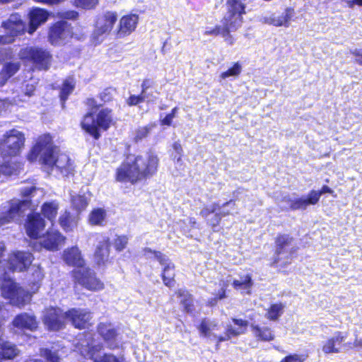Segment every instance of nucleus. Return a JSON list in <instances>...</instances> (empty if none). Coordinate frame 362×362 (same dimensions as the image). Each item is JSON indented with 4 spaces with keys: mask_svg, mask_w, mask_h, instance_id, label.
Returning <instances> with one entry per match:
<instances>
[{
    "mask_svg": "<svg viewBox=\"0 0 362 362\" xmlns=\"http://www.w3.org/2000/svg\"><path fill=\"white\" fill-rule=\"evenodd\" d=\"M159 159L153 153L136 157L129 156L117 169L116 180L135 184L150 178L158 170Z\"/></svg>",
    "mask_w": 362,
    "mask_h": 362,
    "instance_id": "f257e3e1",
    "label": "nucleus"
},
{
    "mask_svg": "<svg viewBox=\"0 0 362 362\" xmlns=\"http://www.w3.org/2000/svg\"><path fill=\"white\" fill-rule=\"evenodd\" d=\"M37 157H40L42 164L50 167L52 170H58L64 175H68L74 171V167L69 156L59 152L57 148L53 146L52 137L49 134L39 137L28 159L34 161Z\"/></svg>",
    "mask_w": 362,
    "mask_h": 362,
    "instance_id": "f03ea898",
    "label": "nucleus"
},
{
    "mask_svg": "<svg viewBox=\"0 0 362 362\" xmlns=\"http://www.w3.org/2000/svg\"><path fill=\"white\" fill-rule=\"evenodd\" d=\"M44 278L40 267H37L32 273V279L29 280L28 286L31 292L25 290L11 278H4L1 284V291L4 298L8 299L10 303L18 308H23L28 303L33 293L38 291Z\"/></svg>",
    "mask_w": 362,
    "mask_h": 362,
    "instance_id": "7ed1b4c3",
    "label": "nucleus"
},
{
    "mask_svg": "<svg viewBox=\"0 0 362 362\" xmlns=\"http://www.w3.org/2000/svg\"><path fill=\"white\" fill-rule=\"evenodd\" d=\"M298 249L292 235L279 233L274 238V257L270 266L279 269L287 267L298 257Z\"/></svg>",
    "mask_w": 362,
    "mask_h": 362,
    "instance_id": "20e7f679",
    "label": "nucleus"
},
{
    "mask_svg": "<svg viewBox=\"0 0 362 362\" xmlns=\"http://www.w3.org/2000/svg\"><path fill=\"white\" fill-rule=\"evenodd\" d=\"M70 274L75 287L81 286L92 292L100 291L105 288L103 281L97 276L95 271L88 267L74 269Z\"/></svg>",
    "mask_w": 362,
    "mask_h": 362,
    "instance_id": "39448f33",
    "label": "nucleus"
},
{
    "mask_svg": "<svg viewBox=\"0 0 362 362\" xmlns=\"http://www.w3.org/2000/svg\"><path fill=\"white\" fill-rule=\"evenodd\" d=\"M26 233L31 239H40V245L49 251H57L59 245L65 242V237L59 232L50 228L45 231V228H25Z\"/></svg>",
    "mask_w": 362,
    "mask_h": 362,
    "instance_id": "423d86ee",
    "label": "nucleus"
},
{
    "mask_svg": "<svg viewBox=\"0 0 362 362\" xmlns=\"http://www.w3.org/2000/svg\"><path fill=\"white\" fill-rule=\"evenodd\" d=\"M112 122L111 110L105 108L102 109L96 115V118L93 115V112L86 114L81 122L82 128L95 139L100 137L98 129L107 130Z\"/></svg>",
    "mask_w": 362,
    "mask_h": 362,
    "instance_id": "0eeeda50",
    "label": "nucleus"
},
{
    "mask_svg": "<svg viewBox=\"0 0 362 362\" xmlns=\"http://www.w3.org/2000/svg\"><path fill=\"white\" fill-rule=\"evenodd\" d=\"M18 57L21 59L32 63L37 69L47 70L51 64L52 55L46 49L37 47L22 48Z\"/></svg>",
    "mask_w": 362,
    "mask_h": 362,
    "instance_id": "6e6552de",
    "label": "nucleus"
},
{
    "mask_svg": "<svg viewBox=\"0 0 362 362\" xmlns=\"http://www.w3.org/2000/svg\"><path fill=\"white\" fill-rule=\"evenodd\" d=\"M1 28L4 34L0 35V45H6L12 43L17 36L24 33L25 24L18 13H14L2 23Z\"/></svg>",
    "mask_w": 362,
    "mask_h": 362,
    "instance_id": "1a4fd4ad",
    "label": "nucleus"
},
{
    "mask_svg": "<svg viewBox=\"0 0 362 362\" xmlns=\"http://www.w3.org/2000/svg\"><path fill=\"white\" fill-rule=\"evenodd\" d=\"M25 142L24 134L11 129L6 132L0 142V147L4 156H15L22 150Z\"/></svg>",
    "mask_w": 362,
    "mask_h": 362,
    "instance_id": "9d476101",
    "label": "nucleus"
},
{
    "mask_svg": "<svg viewBox=\"0 0 362 362\" xmlns=\"http://www.w3.org/2000/svg\"><path fill=\"white\" fill-rule=\"evenodd\" d=\"M117 20V13L112 11L98 16L92 34V40L95 45L102 42L105 37L110 34Z\"/></svg>",
    "mask_w": 362,
    "mask_h": 362,
    "instance_id": "9b49d317",
    "label": "nucleus"
},
{
    "mask_svg": "<svg viewBox=\"0 0 362 362\" xmlns=\"http://www.w3.org/2000/svg\"><path fill=\"white\" fill-rule=\"evenodd\" d=\"M64 316L76 329H88L93 325V313L88 309L71 308L64 312Z\"/></svg>",
    "mask_w": 362,
    "mask_h": 362,
    "instance_id": "f8f14e48",
    "label": "nucleus"
},
{
    "mask_svg": "<svg viewBox=\"0 0 362 362\" xmlns=\"http://www.w3.org/2000/svg\"><path fill=\"white\" fill-rule=\"evenodd\" d=\"M96 331L110 350H115L122 347L119 328L111 322H98Z\"/></svg>",
    "mask_w": 362,
    "mask_h": 362,
    "instance_id": "ddd939ff",
    "label": "nucleus"
},
{
    "mask_svg": "<svg viewBox=\"0 0 362 362\" xmlns=\"http://www.w3.org/2000/svg\"><path fill=\"white\" fill-rule=\"evenodd\" d=\"M228 11L224 17V27L227 33L236 30L243 23L245 6L240 0H228Z\"/></svg>",
    "mask_w": 362,
    "mask_h": 362,
    "instance_id": "4468645a",
    "label": "nucleus"
},
{
    "mask_svg": "<svg viewBox=\"0 0 362 362\" xmlns=\"http://www.w3.org/2000/svg\"><path fill=\"white\" fill-rule=\"evenodd\" d=\"M34 260L33 255L28 251L14 250L9 253L6 265L12 272H24L28 271Z\"/></svg>",
    "mask_w": 362,
    "mask_h": 362,
    "instance_id": "2eb2a0df",
    "label": "nucleus"
},
{
    "mask_svg": "<svg viewBox=\"0 0 362 362\" xmlns=\"http://www.w3.org/2000/svg\"><path fill=\"white\" fill-rule=\"evenodd\" d=\"M64 313L56 307H49L45 310L42 317V322L49 332H59L65 328Z\"/></svg>",
    "mask_w": 362,
    "mask_h": 362,
    "instance_id": "dca6fc26",
    "label": "nucleus"
},
{
    "mask_svg": "<svg viewBox=\"0 0 362 362\" xmlns=\"http://www.w3.org/2000/svg\"><path fill=\"white\" fill-rule=\"evenodd\" d=\"M72 35L71 25L66 21H59L49 28L48 39L53 45H62L72 37Z\"/></svg>",
    "mask_w": 362,
    "mask_h": 362,
    "instance_id": "f3484780",
    "label": "nucleus"
},
{
    "mask_svg": "<svg viewBox=\"0 0 362 362\" xmlns=\"http://www.w3.org/2000/svg\"><path fill=\"white\" fill-rule=\"evenodd\" d=\"M231 322L236 326L233 327L231 325H227L223 335L216 336V349H218L221 343L229 341L232 338L238 337L245 334L250 326L249 322L241 318L232 317Z\"/></svg>",
    "mask_w": 362,
    "mask_h": 362,
    "instance_id": "a211bd4d",
    "label": "nucleus"
},
{
    "mask_svg": "<svg viewBox=\"0 0 362 362\" xmlns=\"http://www.w3.org/2000/svg\"><path fill=\"white\" fill-rule=\"evenodd\" d=\"M319 201V194L315 190H312L307 196L301 197H284L282 202H286L287 206L285 208H289L293 210H305L309 205H315Z\"/></svg>",
    "mask_w": 362,
    "mask_h": 362,
    "instance_id": "6ab92c4d",
    "label": "nucleus"
},
{
    "mask_svg": "<svg viewBox=\"0 0 362 362\" xmlns=\"http://www.w3.org/2000/svg\"><path fill=\"white\" fill-rule=\"evenodd\" d=\"M293 15L294 9L288 7L281 14L271 13L262 16L261 22L276 27L284 26L288 28Z\"/></svg>",
    "mask_w": 362,
    "mask_h": 362,
    "instance_id": "aec40b11",
    "label": "nucleus"
},
{
    "mask_svg": "<svg viewBox=\"0 0 362 362\" xmlns=\"http://www.w3.org/2000/svg\"><path fill=\"white\" fill-rule=\"evenodd\" d=\"M347 337V332H335L334 335L329 337L323 344L322 351L326 354L340 353L341 348L345 345L344 341Z\"/></svg>",
    "mask_w": 362,
    "mask_h": 362,
    "instance_id": "412c9836",
    "label": "nucleus"
},
{
    "mask_svg": "<svg viewBox=\"0 0 362 362\" xmlns=\"http://www.w3.org/2000/svg\"><path fill=\"white\" fill-rule=\"evenodd\" d=\"M110 247L111 243L109 238H105L99 242L93 253V261L95 265L104 267L111 262Z\"/></svg>",
    "mask_w": 362,
    "mask_h": 362,
    "instance_id": "4be33fe9",
    "label": "nucleus"
},
{
    "mask_svg": "<svg viewBox=\"0 0 362 362\" xmlns=\"http://www.w3.org/2000/svg\"><path fill=\"white\" fill-rule=\"evenodd\" d=\"M28 205L27 201H13L8 209L1 214L0 225L7 224L13 221L18 220L23 213V209Z\"/></svg>",
    "mask_w": 362,
    "mask_h": 362,
    "instance_id": "5701e85b",
    "label": "nucleus"
},
{
    "mask_svg": "<svg viewBox=\"0 0 362 362\" xmlns=\"http://www.w3.org/2000/svg\"><path fill=\"white\" fill-rule=\"evenodd\" d=\"M13 327L21 330L35 331L38 327L36 317L28 313H21L16 315L11 322Z\"/></svg>",
    "mask_w": 362,
    "mask_h": 362,
    "instance_id": "b1692460",
    "label": "nucleus"
},
{
    "mask_svg": "<svg viewBox=\"0 0 362 362\" xmlns=\"http://www.w3.org/2000/svg\"><path fill=\"white\" fill-rule=\"evenodd\" d=\"M139 23V16L136 14H128L122 17L117 32V37L122 38L132 33Z\"/></svg>",
    "mask_w": 362,
    "mask_h": 362,
    "instance_id": "393cba45",
    "label": "nucleus"
},
{
    "mask_svg": "<svg viewBox=\"0 0 362 362\" xmlns=\"http://www.w3.org/2000/svg\"><path fill=\"white\" fill-rule=\"evenodd\" d=\"M62 259L67 265L76 267V269L86 267V261L77 246H72L64 250Z\"/></svg>",
    "mask_w": 362,
    "mask_h": 362,
    "instance_id": "a878e982",
    "label": "nucleus"
},
{
    "mask_svg": "<svg viewBox=\"0 0 362 362\" xmlns=\"http://www.w3.org/2000/svg\"><path fill=\"white\" fill-rule=\"evenodd\" d=\"M48 16V12L45 9L40 8H33L29 13L28 33L32 35L41 24L47 21Z\"/></svg>",
    "mask_w": 362,
    "mask_h": 362,
    "instance_id": "bb28decb",
    "label": "nucleus"
},
{
    "mask_svg": "<svg viewBox=\"0 0 362 362\" xmlns=\"http://www.w3.org/2000/svg\"><path fill=\"white\" fill-rule=\"evenodd\" d=\"M250 329L257 341L270 342L275 339V333L270 327L252 324Z\"/></svg>",
    "mask_w": 362,
    "mask_h": 362,
    "instance_id": "cd10ccee",
    "label": "nucleus"
},
{
    "mask_svg": "<svg viewBox=\"0 0 362 362\" xmlns=\"http://www.w3.org/2000/svg\"><path fill=\"white\" fill-rule=\"evenodd\" d=\"M174 294L180 298V304L182 306L184 313L192 314L194 312V298L188 290L178 288L175 291Z\"/></svg>",
    "mask_w": 362,
    "mask_h": 362,
    "instance_id": "c85d7f7f",
    "label": "nucleus"
},
{
    "mask_svg": "<svg viewBox=\"0 0 362 362\" xmlns=\"http://www.w3.org/2000/svg\"><path fill=\"white\" fill-rule=\"evenodd\" d=\"M218 211L219 214L223 216L235 212V203L233 200L223 204L221 207L218 204H211L206 206L202 210L201 214L202 216H207L209 214Z\"/></svg>",
    "mask_w": 362,
    "mask_h": 362,
    "instance_id": "c756f323",
    "label": "nucleus"
},
{
    "mask_svg": "<svg viewBox=\"0 0 362 362\" xmlns=\"http://www.w3.org/2000/svg\"><path fill=\"white\" fill-rule=\"evenodd\" d=\"M175 277V265L173 262H168L166 265L163 267L160 278L165 286L168 288L174 287L176 284Z\"/></svg>",
    "mask_w": 362,
    "mask_h": 362,
    "instance_id": "7c9ffc66",
    "label": "nucleus"
},
{
    "mask_svg": "<svg viewBox=\"0 0 362 362\" xmlns=\"http://www.w3.org/2000/svg\"><path fill=\"white\" fill-rule=\"evenodd\" d=\"M18 355L16 346L8 341H0V362L3 360L13 359Z\"/></svg>",
    "mask_w": 362,
    "mask_h": 362,
    "instance_id": "2f4dec72",
    "label": "nucleus"
},
{
    "mask_svg": "<svg viewBox=\"0 0 362 362\" xmlns=\"http://www.w3.org/2000/svg\"><path fill=\"white\" fill-rule=\"evenodd\" d=\"M284 305L281 303H272L267 309L265 317L269 321H276L283 314Z\"/></svg>",
    "mask_w": 362,
    "mask_h": 362,
    "instance_id": "473e14b6",
    "label": "nucleus"
},
{
    "mask_svg": "<svg viewBox=\"0 0 362 362\" xmlns=\"http://www.w3.org/2000/svg\"><path fill=\"white\" fill-rule=\"evenodd\" d=\"M232 286L235 290L245 289L248 290L247 293H250V289L253 286V281L250 274H245L242 280L234 279L232 282Z\"/></svg>",
    "mask_w": 362,
    "mask_h": 362,
    "instance_id": "72a5a7b5",
    "label": "nucleus"
},
{
    "mask_svg": "<svg viewBox=\"0 0 362 362\" xmlns=\"http://www.w3.org/2000/svg\"><path fill=\"white\" fill-rule=\"evenodd\" d=\"M57 209V204L54 202L45 203L42 207V212L43 216L52 223L53 219L56 217Z\"/></svg>",
    "mask_w": 362,
    "mask_h": 362,
    "instance_id": "f704fd0d",
    "label": "nucleus"
},
{
    "mask_svg": "<svg viewBox=\"0 0 362 362\" xmlns=\"http://www.w3.org/2000/svg\"><path fill=\"white\" fill-rule=\"evenodd\" d=\"M26 226H45L46 223L42 215L39 213L32 212L27 216Z\"/></svg>",
    "mask_w": 362,
    "mask_h": 362,
    "instance_id": "c9c22d12",
    "label": "nucleus"
},
{
    "mask_svg": "<svg viewBox=\"0 0 362 362\" xmlns=\"http://www.w3.org/2000/svg\"><path fill=\"white\" fill-rule=\"evenodd\" d=\"M105 217V211L103 209H95L89 215V223L92 225H100Z\"/></svg>",
    "mask_w": 362,
    "mask_h": 362,
    "instance_id": "e433bc0d",
    "label": "nucleus"
},
{
    "mask_svg": "<svg viewBox=\"0 0 362 362\" xmlns=\"http://www.w3.org/2000/svg\"><path fill=\"white\" fill-rule=\"evenodd\" d=\"M242 71V65L239 62L233 64V66L228 69L227 71H223L221 74L220 78L221 79H226L229 77H238Z\"/></svg>",
    "mask_w": 362,
    "mask_h": 362,
    "instance_id": "4c0bfd02",
    "label": "nucleus"
},
{
    "mask_svg": "<svg viewBox=\"0 0 362 362\" xmlns=\"http://www.w3.org/2000/svg\"><path fill=\"white\" fill-rule=\"evenodd\" d=\"M71 202L74 208L78 211L84 210L89 203L88 199L84 195L75 196L72 198Z\"/></svg>",
    "mask_w": 362,
    "mask_h": 362,
    "instance_id": "58836bf2",
    "label": "nucleus"
},
{
    "mask_svg": "<svg viewBox=\"0 0 362 362\" xmlns=\"http://www.w3.org/2000/svg\"><path fill=\"white\" fill-rule=\"evenodd\" d=\"M74 88V81L72 78H69L64 81L60 93L61 100L63 102L66 100L68 95L73 91Z\"/></svg>",
    "mask_w": 362,
    "mask_h": 362,
    "instance_id": "ea45409f",
    "label": "nucleus"
},
{
    "mask_svg": "<svg viewBox=\"0 0 362 362\" xmlns=\"http://www.w3.org/2000/svg\"><path fill=\"white\" fill-rule=\"evenodd\" d=\"M94 362H128L124 355L119 356L111 353H105L98 359H95Z\"/></svg>",
    "mask_w": 362,
    "mask_h": 362,
    "instance_id": "a19ab883",
    "label": "nucleus"
},
{
    "mask_svg": "<svg viewBox=\"0 0 362 362\" xmlns=\"http://www.w3.org/2000/svg\"><path fill=\"white\" fill-rule=\"evenodd\" d=\"M40 356L43 357L47 362H60V358L57 351H52L48 348H42L40 350Z\"/></svg>",
    "mask_w": 362,
    "mask_h": 362,
    "instance_id": "79ce46f5",
    "label": "nucleus"
},
{
    "mask_svg": "<svg viewBox=\"0 0 362 362\" xmlns=\"http://www.w3.org/2000/svg\"><path fill=\"white\" fill-rule=\"evenodd\" d=\"M145 253H150L154 255L155 259L159 262L160 265L164 267L168 262H173L165 255H164L160 251L154 250L151 248H145Z\"/></svg>",
    "mask_w": 362,
    "mask_h": 362,
    "instance_id": "37998d69",
    "label": "nucleus"
},
{
    "mask_svg": "<svg viewBox=\"0 0 362 362\" xmlns=\"http://www.w3.org/2000/svg\"><path fill=\"white\" fill-rule=\"evenodd\" d=\"M129 238L127 235H117L113 240V246L117 252H122L128 245Z\"/></svg>",
    "mask_w": 362,
    "mask_h": 362,
    "instance_id": "c03bdc74",
    "label": "nucleus"
},
{
    "mask_svg": "<svg viewBox=\"0 0 362 362\" xmlns=\"http://www.w3.org/2000/svg\"><path fill=\"white\" fill-rule=\"evenodd\" d=\"M24 99L22 98H13L12 100L6 99H0V115L3 112H5L8 108L13 105H19L21 102L24 101Z\"/></svg>",
    "mask_w": 362,
    "mask_h": 362,
    "instance_id": "a18cd8bd",
    "label": "nucleus"
},
{
    "mask_svg": "<svg viewBox=\"0 0 362 362\" xmlns=\"http://www.w3.org/2000/svg\"><path fill=\"white\" fill-rule=\"evenodd\" d=\"M197 329L199 332L200 336L203 337H209L211 335L210 324L206 318L202 319L197 326Z\"/></svg>",
    "mask_w": 362,
    "mask_h": 362,
    "instance_id": "49530a36",
    "label": "nucleus"
},
{
    "mask_svg": "<svg viewBox=\"0 0 362 362\" xmlns=\"http://www.w3.org/2000/svg\"><path fill=\"white\" fill-rule=\"evenodd\" d=\"M20 67L19 62H8L4 65L2 70L11 78L19 70Z\"/></svg>",
    "mask_w": 362,
    "mask_h": 362,
    "instance_id": "de8ad7c7",
    "label": "nucleus"
},
{
    "mask_svg": "<svg viewBox=\"0 0 362 362\" xmlns=\"http://www.w3.org/2000/svg\"><path fill=\"white\" fill-rule=\"evenodd\" d=\"M35 90V86L33 83H26L25 85V87L23 88V94L21 95H18L16 97H14L13 98H22V99H24V102L27 101V99L26 98H30V96H32L33 94H34V92ZM21 103H23V101H22Z\"/></svg>",
    "mask_w": 362,
    "mask_h": 362,
    "instance_id": "09e8293b",
    "label": "nucleus"
},
{
    "mask_svg": "<svg viewBox=\"0 0 362 362\" xmlns=\"http://www.w3.org/2000/svg\"><path fill=\"white\" fill-rule=\"evenodd\" d=\"M98 4V0H74L76 6L85 9L93 8Z\"/></svg>",
    "mask_w": 362,
    "mask_h": 362,
    "instance_id": "8fccbe9b",
    "label": "nucleus"
},
{
    "mask_svg": "<svg viewBox=\"0 0 362 362\" xmlns=\"http://www.w3.org/2000/svg\"><path fill=\"white\" fill-rule=\"evenodd\" d=\"M155 81L153 79L146 78L143 80L141 87V93L145 95L147 98H150V93H148V90L154 86Z\"/></svg>",
    "mask_w": 362,
    "mask_h": 362,
    "instance_id": "3c124183",
    "label": "nucleus"
},
{
    "mask_svg": "<svg viewBox=\"0 0 362 362\" xmlns=\"http://www.w3.org/2000/svg\"><path fill=\"white\" fill-rule=\"evenodd\" d=\"M146 100H148V98H147L145 95H143L141 93V94L139 95H130L129 97V98L127 100V103L129 106H134L141 103L144 102Z\"/></svg>",
    "mask_w": 362,
    "mask_h": 362,
    "instance_id": "603ef678",
    "label": "nucleus"
},
{
    "mask_svg": "<svg viewBox=\"0 0 362 362\" xmlns=\"http://www.w3.org/2000/svg\"><path fill=\"white\" fill-rule=\"evenodd\" d=\"M306 356L297 354H288L284 357L279 362H305Z\"/></svg>",
    "mask_w": 362,
    "mask_h": 362,
    "instance_id": "864d4df0",
    "label": "nucleus"
},
{
    "mask_svg": "<svg viewBox=\"0 0 362 362\" xmlns=\"http://www.w3.org/2000/svg\"><path fill=\"white\" fill-rule=\"evenodd\" d=\"M173 148L176 153L173 158L174 160H176L177 163H181L183 153L181 144L179 142H175L173 145Z\"/></svg>",
    "mask_w": 362,
    "mask_h": 362,
    "instance_id": "5fc2aeb1",
    "label": "nucleus"
},
{
    "mask_svg": "<svg viewBox=\"0 0 362 362\" xmlns=\"http://www.w3.org/2000/svg\"><path fill=\"white\" fill-rule=\"evenodd\" d=\"M151 129V127L149 126H146V127L139 128L136 131L135 139L136 140H141V139L145 138L146 136H148Z\"/></svg>",
    "mask_w": 362,
    "mask_h": 362,
    "instance_id": "6e6d98bb",
    "label": "nucleus"
},
{
    "mask_svg": "<svg viewBox=\"0 0 362 362\" xmlns=\"http://www.w3.org/2000/svg\"><path fill=\"white\" fill-rule=\"evenodd\" d=\"M103 349V345L100 343L97 344L88 345V353L93 357L98 352H100Z\"/></svg>",
    "mask_w": 362,
    "mask_h": 362,
    "instance_id": "4d7b16f0",
    "label": "nucleus"
},
{
    "mask_svg": "<svg viewBox=\"0 0 362 362\" xmlns=\"http://www.w3.org/2000/svg\"><path fill=\"white\" fill-rule=\"evenodd\" d=\"M14 168L8 165H0V180L3 181L1 178L13 174Z\"/></svg>",
    "mask_w": 362,
    "mask_h": 362,
    "instance_id": "13d9d810",
    "label": "nucleus"
},
{
    "mask_svg": "<svg viewBox=\"0 0 362 362\" xmlns=\"http://www.w3.org/2000/svg\"><path fill=\"white\" fill-rule=\"evenodd\" d=\"M115 90L112 88L105 89L100 93V98L103 102H107L112 100Z\"/></svg>",
    "mask_w": 362,
    "mask_h": 362,
    "instance_id": "bf43d9fd",
    "label": "nucleus"
},
{
    "mask_svg": "<svg viewBox=\"0 0 362 362\" xmlns=\"http://www.w3.org/2000/svg\"><path fill=\"white\" fill-rule=\"evenodd\" d=\"M78 13L75 11H67L59 13V16L62 18L75 20L78 17Z\"/></svg>",
    "mask_w": 362,
    "mask_h": 362,
    "instance_id": "052dcab7",
    "label": "nucleus"
},
{
    "mask_svg": "<svg viewBox=\"0 0 362 362\" xmlns=\"http://www.w3.org/2000/svg\"><path fill=\"white\" fill-rule=\"evenodd\" d=\"M69 218L70 214L69 212L65 211L64 214H62L59 219V223L61 226H68L69 224Z\"/></svg>",
    "mask_w": 362,
    "mask_h": 362,
    "instance_id": "680f3d73",
    "label": "nucleus"
},
{
    "mask_svg": "<svg viewBox=\"0 0 362 362\" xmlns=\"http://www.w3.org/2000/svg\"><path fill=\"white\" fill-rule=\"evenodd\" d=\"M226 287H227V284L225 283L223 286L215 295V296L216 297V298L218 300H223V299H224V298H226L227 297V295H226Z\"/></svg>",
    "mask_w": 362,
    "mask_h": 362,
    "instance_id": "e2e57ef3",
    "label": "nucleus"
},
{
    "mask_svg": "<svg viewBox=\"0 0 362 362\" xmlns=\"http://www.w3.org/2000/svg\"><path fill=\"white\" fill-rule=\"evenodd\" d=\"M353 55L355 57L356 62L362 66V49H355Z\"/></svg>",
    "mask_w": 362,
    "mask_h": 362,
    "instance_id": "0e129e2a",
    "label": "nucleus"
},
{
    "mask_svg": "<svg viewBox=\"0 0 362 362\" xmlns=\"http://www.w3.org/2000/svg\"><path fill=\"white\" fill-rule=\"evenodd\" d=\"M230 33H227L226 28L223 29L222 35L225 37L226 42L230 45H232L234 43V39L233 37L229 34Z\"/></svg>",
    "mask_w": 362,
    "mask_h": 362,
    "instance_id": "69168bd1",
    "label": "nucleus"
},
{
    "mask_svg": "<svg viewBox=\"0 0 362 362\" xmlns=\"http://www.w3.org/2000/svg\"><path fill=\"white\" fill-rule=\"evenodd\" d=\"M35 189L36 188L33 186L25 187L21 189V193L23 197H28L31 195Z\"/></svg>",
    "mask_w": 362,
    "mask_h": 362,
    "instance_id": "338daca9",
    "label": "nucleus"
},
{
    "mask_svg": "<svg viewBox=\"0 0 362 362\" xmlns=\"http://www.w3.org/2000/svg\"><path fill=\"white\" fill-rule=\"evenodd\" d=\"M174 117L170 115V114H168L161 121L160 124L161 125H167L170 126L172 124L173 120Z\"/></svg>",
    "mask_w": 362,
    "mask_h": 362,
    "instance_id": "774afa93",
    "label": "nucleus"
}]
</instances>
